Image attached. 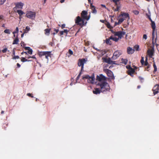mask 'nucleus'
I'll return each mask as SVG.
<instances>
[{
	"instance_id": "f257e3e1",
	"label": "nucleus",
	"mask_w": 159,
	"mask_h": 159,
	"mask_svg": "<svg viewBox=\"0 0 159 159\" xmlns=\"http://www.w3.org/2000/svg\"><path fill=\"white\" fill-rule=\"evenodd\" d=\"M87 14V11L84 10L82 11L81 13V17L78 16L76 17V19L75 20V23L81 27L85 26L87 22H85L84 20H86Z\"/></svg>"
},
{
	"instance_id": "f03ea898",
	"label": "nucleus",
	"mask_w": 159,
	"mask_h": 159,
	"mask_svg": "<svg viewBox=\"0 0 159 159\" xmlns=\"http://www.w3.org/2000/svg\"><path fill=\"white\" fill-rule=\"evenodd\" d=\"M101 89V92L105 93L107 91H109L110 87L109 84L106 81L99 82L98 84Z\"/></svg>"
},
{
	"instance_id": "7ed1b4c3",
	"label": "nucleus",
	"mask_w": 159,
	"mask_h": 159,
	"mask_svg": "<svg viewBox=\"0 0 159 159\" xmlns=\"http://www.w3.org/2000/svg\"><path fill=\"white\" fill-rule=\"evenodd\" d=\"M82 79H87V82L88 83L93 84L95 80L94 75L93 74L91 76L89 75H85L82 77Z\"/></svg>"
},
{
	"instance_id": "20e7f679",
	"label": "nucleus",
	"mask_w": 159,
	"mask_h": 159,
	"mask_svg": "<svg viewBox=\"0 0 159 159\" xmlns=\"http://www.w3.org/2000/svg\"><path fill=\"white\" fill-rule=\"evenodd\" d=\"M127 19H128V20L130 19L129 14L128 13L121 12L120 14V24Z\"/></svg>"
},
{
	"instance_id": "39448f33",
	"label": "nucleus",
	"mask_w": 159,
	"mask_h": 159,
	"mask_svg": "<svg viewBox=\"0 0 159 159\" xmlns=\"http://www.w3.org/2000/svg\"><path fill=\"white\" fill-rule=\"evenodd\" d=\"M38 54L40 57L45 56V58L48 60V57H51V52L50 51L40 52H39Z\"/></svg>"
},
{
	"instance_id": "423d86ee",
	"label": "nucleus",
	"mask_w": 159,
	"mask_h": 159,
	"mask_svg": "<svg viewBox=\"0 0 159 159\" xmlns=\"http://www.w3.org/2000/svg\"><path fill=\"white\" fill-rule=\"evenodd\" d=\"M36 16V13L32 11H28L26 14L25 16L29 19L34 20Z\"/></svg>"
},
{
	"instance_id": "0eeeda50",
	"label": "nucleus",
	"mask_w": 159,
	"mask_h": 159,
	"mask_svg": "<svg viewBox=\"0 0 159 159\" xmlns=\"http://www.w3.org/2000/svg\"><path fill=\"white\" fill-rule=\"evenodd\" d=\"M152 43L154 45L156 43L157 39V33L156 31L155 34V30H152Z\"/></svg>"
},
{
	"instance_id": "6e6552de",
	"label": "nucleus",
	"mask_w": 159,
	"mask_h": 159,
	"mask_svg": "<svg viewBox=\"0 0 159 159\" xmlns=\"http://www.w3.org/2000/svg\"><path fill=\"white\" fill-rule=\"evenodd\" d=\"M86 62V60L84 58L80 59L78 60V66H81V70L83 69L84 64Z\"/></svg>"
},
{
	"instance_id": "1a4fd4ad",
	"label": "nucleus",
	"mask_w": 159,
	"mask_h": 159,
	"mask_svg": "<svg viewBox=\"0 0 159 159\" xmlns=\"http://www.w3.org/2000/svg\"><path fill=\"white\" fill-rule=\"evenodd\" d=\"M96 80H97L100 82L105 81L106 80L105 77L102 74H100L99 75H97L96 77Z\"/></svg>"
},
{
	"instance_id": "9d476101",
	"label": "nucleus",
	"mask_w": 159,
	"mask_h": 159,
	"mask_svg": "<svg viewBox=\"0 0 159 159\" xmlns=\"http://www.w3.org/2000/svg\"><path fill=\"white\" fill-rule=\"evenodd\" d=\"M102 60L103 62H105L110 64L112 65L115 64V61H111L110 58H107L105 57H103L102 58Z\"/></svg>"
},
{
	"instance_id": "9b49d317",
	"label": "nucleus",
	"mask_w": 159,
	"mask_h": 159,
	"mask_svg": "<svg viewBox=\"0 0 159 159\" xmlns=\"http://www.w3.org/2000/svg\"><path fill=\"white\" fill-rule=\"evenodd\" d=\"M159 90V85L157 84L153 87L152 91L153 92L154 95L157 94Z\"/></svg>"
},
{
	"instance_id": "f8f14e48",
	"label": "nucleus",
	"mask_w": 159,
	"mask_h": 159,
	"mask_svg": "<svg viewBox=\"0 0 159 159\" xmlns=\"http://www.w3.org/2000/svg\"><path fill=\"white\" fill-rule=\"evenodd\" d=\"M16 7L19 9H22L24 4L21 2L15 3Z\"/></svg>"
},
{
	"instance_id": "ddd939ff",
	"label": "nucleus",
	"mask_w": 159,
	"mask_h": 159,
	"mask_svg": "<svg viewBox=\"0 0 159 159\" xmlns=\"http://www.w3.org/2000/svg\"><path fill=\"white\" fill-rule=\"evenodd\" d=\"M119 57V52L118 51H116L113 54L112 57L113 60H116Z\"/></svg>"
},
{
	"instance_id": "4468645a",
	"label": "nucleus",
	"mask_w": 159,
	"mask_h": 159,
	"mask_svg": "<svg viewBox=\"0 0 159 159\" xmlns=\"http://www.w3.org/2000/svg\"><path fill=\"white\" fill-rule=\"evenodd\" d=\"M93 94L97 95L99 94L101 92V89L99 88H95L94 90L93 91Z\"/></svg>"
},
{
	"instance_id": "2eb2a0df",
	"label": "nucleus",
	"mask_w": 159,
	"mask_h": 159,
	"mask_svg": "<svg viewBox=\"0 0 159 159\" xmlns=\"http://www.w3.org/2000/svg\"><path fill=\"white\" fill-rule=\"evenodd\" d=\"M90 8L92 10V13L95 14H96L97 13V11L95 7L93 5L92 3H90Z\"/></svg>"
},
{
	"instance_id": "dca6fc26",
	"label": "nucleus",
	"mask_w": 159,
	"mask_h": 159,
	"mask_svg": "<svg viewBox=\"0 0 159 159\" xmlns=\"http://www.w3.org/2000/svg\"><path fill=\"white\" fill-rule=\"evenodd\" d=\"M104 71L106 73L108 76L109 77H111L112 76V72L110 70L108 69H104Z\"/></svg>"
},
{
	"instance_id": "f3484780",
	"label": "nucleus",
	"mask_w": 159,
	"mask_h": 159,
	"mask_svg": "<svg viewBox=\"0 0 159 159\" xmlns=\"http://www.w3.org/2000/svg\"><path fill=\"white\" fill-rule=\"evenodd\" d=\"M134 51V50L130 47H128L127 48V52L128 54H133Z\"/></svg>"
},
{
	"instance_id": "a211bd4d",
	"label": "nucleus",
	"mask_w": 159,
	"mask_h": 159,
	"mask_svg": "<svg viewBox=\"0 0 159 159\" xmlns=\"http://www.w3.org/2000/svg\"><path fill=\"white\" fill-rule=\"evenodd\" d=\"M135 72L134 69L132 68L128 70V71L127 73L128 75H130L131 76L133 77V74Z\"/></svg>"
},
{
	"instance_id": "6ab92c4d",
	"label": "nucleus",
	"mask_w": 159,
	"mask_h": 159,
	"mask_svg": "<svg viewBox=\"0 0 159 159\" xmlns=\"http://www.w3.org/2000/svg\"><path fill=\"white\" fill-rule=\"evenodd\" d=\"M147 53L149 57L151 58L152 56L153 55V50L148 49L147 51Z\"/></svg>"
},
{
	"instance_id": "aec40b11",
	"label": "nucleus",
	"mask_w": 159,
	"mask_h": 159,
	"mask_svg": "<svg viewBox=\"0 0 159 159\" xmlns=\"http://www.w3.org/2000/svg\"><path fill=\"white\" fill-rule=\"evenodd\" d=\"M25 49L26 50H28V52L30 54H32L33 51L30 48V47H24Z\"/></svg>"
},
{
	"instance_id": "412c9836",
	"label": "nucleus",
	"mask_w": 159,
	"mask_h": 159,
	"mask_svg": "<svg viewBox=\"0 0 159 159\" xmlns=\"http://www.w3.org/2000/svg\"><path fill=\"white\" fill-rule=\"evenodd\" d=\"M19 39L18 36H17L16 38L13 41L12 43L13 44H17L19 42Z\"/></svg>"
},
{
	"instance_id": "4be33fe9",
	"label": "nucleus",
	"mask_w": 159,
	"mask_h": 159,
	"mask_svg": "<svg viewBox=\"0 0 159 159\" xmlns=\"http://www.w3.org/2000/svg\"><path fill=\"white\" fill-rule=\"evenodd\" d=\"M51 30V29H45V30H44V33H45V34L47 35H49V34H50V30Z\"/></svg>"
},
{
	"instance_id": "5701e85b",
	"label": "nucleus",
	"mask_w": 159,
	"mask_h": 159,
	"mask_svg": "<svg viewBox=\"0 0 159 159\" xmlns=\"http://www.w3.org/2000/svg\"><path fill=\"white\" fill-rule=\"evenodd\" d=\"M152 28V30H155L156 29V25L155 23L153 21H152L151 24Z\"/></svg>"
},
{
	"instance_id": "b1692460",
	"label": "nucleus",
	"mask_w": 159,
	"mask_h": 159,
	"mask_svg": "<svg viewBox=\"0 0 159 159\" xmlns=\"http://www.w3.org/2000/svg\"><path fill=\"white\" fill-rule=\"evenodd\" d=\"M121 63L124 64L125 65L127 64L128 62V60L127 59H123L122 58L121 59Z\"/></svg>"
},
{
	"instance_id": "393cba45",
	"label": "nucleus",
	"mask_w": 159,
	"mask_h": 159,
	"mask_svg": "<svg viewBox=\"0 0 159 159\" xmlns=\"http://www.w3.org/2000/svg\"><path fill=\"white\" fill-rule=\"evenodd\" d=\"M16 12L18 14L19 16H22L25 13L24 12L21 10H17Z\"/></svg>"
},
{
	"instance_id": "a878e982",
	"label": "nucleus",
	"mask_w": 159,
	"mask_h": 159,
	"mask_svg": "<svg viewBox=\"0 0 159 159\" xmlns=\"http://www.w3.org/2000/svg\"><path fill=\"white\" fill-rule=\"evenodd\" d=\"M110 39L112 40L113 41H114L116 42H117L118 41V38H117L115 37H113L112 36H111L110 37Z\"/></svg>"
},
{
	"instance_id": "bb28decb",
	"label": "nucleus",
	"mask_w": 159,
	"mask_h": 159,
	"mask_svg": "<svg viewBox=\"0 0 159 159\" xmlns=\"http://www.w3.org/2000/svg\"><path fill=\"white\" fill-rule=\"evenodd\" d=\"M30 30V28L28 26H27L26 28L25 29V30L24 31V33H27Z\"/></svg>"
},
{
	"instance_id": "cd10ccee",
	"label": "nucleus",
	"mask_w": 159,
	"mask_h": 159,
	"mask_svg": "<svg viewBox=\"0 0 159 159\" xmlns=\"http://www.w3.org/2000/svg\"><path fill=\"white\" fill-rule=\"evenodd\" d=\"M125 34V31H120V39H121L123 35Z\"/></svg>"
},
{
	"instance_id": "c85d7f7f",
	"label": "nucleus",
	"mask_w": 159,
	"mask_h": 159,
	"mask_svg": "<svg viewBox=\"0 0 159 159\" xmlns=\"http://www.w3.org/2000/svg\"><path fill=\"white\" fill-rule=\"evenodd\" d=\"M153 67L154 68V71H153V72H156L157 71V66L156 65L155 63H154L153 64Z\"/></svg>"
},
{
	"instance_id": "c756f323",
	"label": "nucleus",
	"mask_w": 159,
	"mask_h": 159,
	"mask_svg": "<svg viewBox=\"0 0 159 159\" xmlns=\"http://www.w3.org/2000/svg\"><path fill=\"white\" fill-rule=\"evenodd\" d=\"M4 32L5 33L10 34L11 33V32L9 29H6L4 30Z\"/></svg>"
},
{
	"instance_id": "7c9ffc66",
	"label": "nucleus",
	"mask_w": 159,
	"mask_h": 159,
	"mask_svg": "<svg viewBox=\"0 0 159 159\" xmlns=\"http://www.w3.org/2000/svg\"><path fill=\"white\" fill-rule=\"evenodd\" d=\"M111 39H110V38L109 39H107L106 40V43L107 44H109L110 45H111V43L110 40Z\"/></svg>"
},
{
	"instance_id": "2f4dec72",
	"label": "nucleus",
	"mask_w": 159,
	"mask_h": 159,
	"mask_svg": "<svg viewBox=\"0 0 159 159\" xmlns=\"http://www.w3.org/2000/svg\"><path fill=\"white\" fill-rule=\"evenodd\" d=\"M139 46L138 45H136L134 47V49L136 51L139 50Z\"/></svg>"
},
{
	"instance_id": "473e14b6",
	"label": "nucleus",
	"mask_w": 159,
	"mask_h": 159,
	"mask_svg": "<svg viewBox=\"0 0 159 159\" xmlns=\"http://www.w3.org/2000/svg\"><path fill=\"white\" fill-rule=\"evenodd\" d=\"M21 61L23 62H25V61H29V60H27V59H25V57H22L21 58Z\"/></svg>"
},
{
	"instance_id": "72a5a7b5",
	"label": "nucleus",
	"mask_w": 159,
	"mask_h": 159,
	"mask_svg": "<svg viewBox=\"0 0 159 159\" xmlns=\"http://www.w3.org/2000/svg\"><path fill=\"white\" fill-rule=\"evenodd\" d=\"M107 27L109 29H111L112 27L111 25L110 24L109 22H107L106 24Z\"/></svg>"
},
{
	"instance_id": "f704fd0d",
	"label": "nucleus",
	"mask_w": 159,
	"mask_h": 159,
	"mask_svg": "<svg viewBox=\"0 0 159 159\" xmlns=\"http://www.w3.org/2000/svg\"><path fill=\"white\" fill-rule=\"evenodd\" d=\"M140 62L141 63L142 65H143L144 63V58L143 57H142L140 61Z\"/></svg>"
},
{
	"instance_id": "c9c22d12",
	"label": "nucleus",
	"mask_w": 159,
	"mask_h": 159,
	"mask_svg": "<svg viewBox=\"0 0 159 159\" xmlns=\"http://www.w3.org/2000/svg\"><path fill=\"white\" fill-rule=\"evenodd\" d=\"M147 59H148L147 58V57H146L145 61L144 62V65L145 66H147L148 65H149L148 64V62L147 61Z\"/></svg>"
},
{
	"instance_id": "e433bc0d",
	"label": "nucleus",
	"mask_w": 159,
	"mask_h": 159,
	"mask_svg": "<svg viewBox=\"0 0 159 159\" xmlns=\"http://www.w3.org/2000/svg\"><path fill=\"white\" fill-rule=\"evenodd\" d=\"M139 79L140 80L141 83H143V81L144 79L143 78L141 77V76H139Z\"/></svg>"
},
{
	"instance_id": "4c0bfd02",
	"label": "nucleus",
	"mask_w": 159,
	"mask_h": 159,
	"mask_svg": "<svg viewBox=\"0 0 159 159\" xmlns=\"http://www.w3.org/2000/svg\"><path fill=\"white\" fill-rule=\"evenodd\" d=\"M115 36H118V38H119V31H118L116 32H115Z\"/></svg>"
},
{
	"instance_id": "58836bf2",
	"label": "nucleus",
	"mask_w": 159,
	"mask_h": 159,
	"mask_svg": "<svg viewBox=\"0 0 159 159\" xmlns=\"http://www.w3.org/2000/svg\"><path fill=\"white\" fill-rule=\"evenodd\" d=\"M6 0H0V5H2L5 2Z\"/></svg>"
},
{
	"instance_id": "ea45409f",
	"label": "nucleus",
	"mask_w": 159,
	"mask_h": 159,
	"mask_svg": "<svg viewBox=\"0 0 159 159\" xmlns=\"http://www.w3.org/2000/svg\"><path fill=\"white\" fill-rule=\"evenodd\" d=\"M133 13L135 15H137L139 14V11L137 10H135L133 11Z\"/></svg>"
},
{
	"instance_id": "a19ab883",
	"label": "nucleus",
	"mask_w": 159,
	"mask_h": 159,
	"mask_svg": "<svg viewBox=\"0 0 159 159\" xmlns=\"http://www.w3.org/2000/svg\"><path fill=\"white\" fill-rule=\"evenodd\" d=\"M20 44L21 46H23L24 48V47H25V46L26 45V44L24 43V42L22 41L21 42Z\"/></svg>"
},
{
	"instance_id": "79ce46f5",
	"label": "nucleus",
	"mask_w": 159,
	"mask_h": 159,
	"mask_svg": "<svg viewBox=\"0 0 159 159\" xmlns=\"http://www.w3.org/2000/svg\"><path fill=\"white\" fill-rule=\"evenodd\" d=\"M27 95L29 97H31V98H33L34 97L33 96V95L30 93H28L27 94Z\"/></svg>"
},
{
	"instance_id": "37998d69",
	"label": "nucleus",
	"mask_w": 159,
	"mask_h": 159,
	"mask_svg": "<svg viewBox=\"0 0 159 159\" xmlns=\"http://www.w3.org/2000/svg\"><path fill=\"white\" fill-rule=\"evenodd\" d=\"M126 68L127 69H128V70H129L132 68L129 65L127 66H126Z\"/></svg>"
},
{
	"instance_id": "c03bdc74",
	"label": "nucleus",
	"mask_w": 159,
	"mask_h": 159,
	"mask_svg": "<svg viewBox=\"0 0 159 159\" xmlns=\"http://www.w3.org/2000/svg\"><path fill=\"white\" fill-rule=\"evenodd\" d=\"M111 0L113 2H114L116 5H117V2H118L119 1V0Z\"/></svg>"
},
{
	"instance_id": "a18cd8bd",
	"label": "nucleus",
	"mask_w": 159,
	"mask_h": 159,
	"mask_svg": "<svg viewBox=\"0 0 159 159\" xmlns=\"http://www.w3.org/2000/svg\"><path fill=\"white\" fill-rule=\"evenodd\" d=\"M68 53L69 54L71 55L73 54V51L70 49H69L68 51Z\"/></svg>"
},
{
	"instance_id": "49530a36",
	"label": "nucleus",
	"mask_w": 159,
	"mask_h": 159,
	"mask_svg": "<svg viewBox=\"0 0 159 159\" xmlns=\"http://www.w3.org/2000/svg\"><path fill=\"white\" fill-rule=\"evenodd\" d=\"M147 35L146 34H143V39L146 40L147 39Z\"/></svg>"
},
{
	"instance_id": "de8ad7c7",
	"label": "nucleus",
	"mask_w": 159,
	"mask_h": 159,
	"mask_svg": "<svg viewBox=\"0 0 159 159\" xmlns=\"http://www.w3.org/2000/svg\"><path fill=\"white\" fill-rule=\"evenodd\" d=\"M19 57L18 56H14L12 58L13 59H19Z\"/></svg>"
},
{
	"instance_id": "09e8293b",
	"label": "nucleus",
	"mask_w": 159,
	"mask_h": 159,
	"mask_svg": "<svg viewBox=\"0 0 159 159\" xmlns=\"http://www.w3.org/2000/svg\"><path fill=\"white\" fill-rule=\"evenodd\" d=\"M7 50V48H6L2 50V51L3 53H5Z\"/></svg>"
},
{
	"instance_id": "8fccbe9b",
	"label": "nucleus",
	"mask_w": 159,
	"mask_h": 159,
	"mask_svg": "<svg viewBox=\"0 0 159 159\" xmlns=\"http://www.w3.org/2000/svg\"><path fill=\"white\" fill-rule=\"evenodd\" d=\"M90 17V15H89L88 16L87 15V17L86 18V20H89V19Z\"/></svg>"
},
{
	"instance_id": "3c124183",
	"label": "nucleus",
	"mask_w": 159,
	"mask_h": 159,
	"mask_svg": "<svg viewBox=\"0 0 159 159\" xmlns=\"http://www.w3.org/2000/svg\"><path fill=\"white\" fill-rule=\"evenodd\" d=\"M81 75V72H80V74L78 75V76H77V77L76 78V80H78L79 79V78H80V76Z\"/></svg>"
},
{
	"instance_id": "603ef678",
	"label": "nucleus",
	"mask_w": 159,
	"mask_h": 159,
	"mask_svg": "<svg viewBox=\"0 0 159 159\" xmlns=\"http://www.w3.org/2000/svg\"><path fill=\"white\" fill-rule=\"evenodd\" d=\"M4 17L2 15L0 16V20H4Z\"/></svg>"
},
{
	"instance_id": "864d4df0",
	"label": "nucleus",
	"mask_w": 159,
	"mask_h": 159,
	"mask_svg": "<svg viewBox=\"0 0 159 159\" xmlns=\"http://www.w3.org/2000/svg\"><path fill=\"white\" fill-rule=\"evenodd\" d=\"M147 67L145 68V69L146 70H147V71H148V69H149V68H150V65H148V66H147Z\"/></svg>"
},
{
	"instance_id": "5fc2aeb1",
	"label": "nucleus",
	"mask_w": 159,
	"mask_h": 159,
	"mask_svg": "<svg viewBox=\"0 0 159 159\" xmlns=\"http://www.w3.org/2000/svg\"><path fill=\"white\" fill-rule=\"evenodd\" d=\"M59 33H60V36H61L63 34L64 32H63V31H61Z\"/></svg>"
},
{
	"instance_id": "6e6d98bb",
	"label": "nucleus",
	"mask_w": 159,
	"mask_h": 159,
	"mask_svg": "<svg viewBox=\"0 0 159 159\" xmlns=\"http://www.w3.org/2000/svg\"><path fill=\"white\" fill-rule=\"evenodd\" d=\"M63 31L64 32V33H66V34H67L68 32V30H64Z\"/></svg>"
},
{
	"instance_id": "4d7b16f0",
	"label": "nucleus",
	"mask_w": 159,
	"mask_h": 159,
	"mask_svg": "<svg viewBox=\"0 0 159 159\" xmlns=\"http://www.w3.org/2000/svg\"><path fill=\"white\" fill-rule=\"evenodd\" d=\"M119 9V6H117L116 8V9L115 10H114V11H118Z\"/></svg>"
},
{
	"instance_id": "13d9d810",
	"label": "nucleus",
	"mask_w": 159,
	"mask_h": 159,
	"mask_svg": "<svg viewBox=\"0 0 159 159\" xmlns=\"http://www.w3.org/2000/svg\"><path fill=\"white\" fill-rule=\"evenodd\" d=\"M65 24H62L61 26V28L62 29H63L65 27Z\"/></svg>"
},
{
	"instance_id": "bf43d9fd",
	"label": "nucleus",
	"mask_w": 159,
	"mask_h": 159,
	"mask_svg": "<svg viewBox=\"0 0 159 159\" xmlns=\"http://www.w3.org/2000/svg\"><path fill=\"white\" fill-rule=\"evenodd\" d=\"M54 30L56 32V33H57L59 31L58 29H54Z\"/></svg>"
},
{
	"instance_id": "052dcab7",
	"label": "nucleus",
	"mask_w": 159,
	"mask_h": 159,
	"mask_svg": "<svg viewBox=\"0 0 159 159\" xmlns=\"http://www.w3.org/2000/svg\"><path fill=\"white\" fill-rule=\"evenodd\" d=\"M148 18L149 19V20L151 21V22H152V21H153L152 20V19H151V18L150 17V16H149V15H148Z\"/></svg>"
},
{
	"instance_id": "680f3d73",
	"label": "nucleus",
	"mask_w": 159,
	"mask_h": 159,
	"mask_svg": "<svg viewBox=\"0 0 159 159\" xmlns=\"http://www.w3.org/2000/svg\"><path fill=\"white\" fill-rule=\"evenodd\" d=\"M119 24V20H118V22H116L115 23V25H118Z\"/></svg>"
},
{
	"instance_id": "e2e57ef3",
	"label": "nucleus",
	"mask_w": 159,
	"mask_h": 159,
	"mask_svg": "<svg viewBox=\"0 0 159 159\" xmlns=\"http://www.w3.org/2000/svg\"><path fill=\"white\" fill-rule=\"evenodd\" d=\"M15 31L16 32V33H18L19 31L18 27H17L16 28Z\"/></svg>"
},
{
	"instance_id": "0e129e2a",
	"label": "nucleus",
	"mask_w": 159,
	"mask_h": 159,
	"mask_svg": "<svg viewBox=\"0 0 159 159\" xmlns=\"http://www.w3.org/2000/svg\"><path fill=\"white\" fill-rule=\"evenodd\" d=\"M16 65H17V67L18 68H19L20 66V65L19 63H17Z\"/></svg>"
},
{
	"instance_id": "69168bd1",
	"label": "nucleus",
	"mask_w": 159,
	"mask_h": 159,
	"mask_svg": "<svg viewBox=\"0 0 159 159\" xmlns=\"http://www.w3.org/2000/svg\"><path fill=\"white\" fill-rule=\"evenodd\" d=\"M65 1V0H60V2L61 3H62L63 2H64Z\"/></svg>"
},
{
	"instance_id": "338daca9",
	"label": "nucleus",
	"mask_w": 159,
	"mask_h": 159,
	"mask_svg": "<svg viewBox=\"0 0 159 159\" xmlns=\"http://www.w3.org/2000/svg\"><path fill=\"white\" fill-rule=\"evenodd\" d=\"M19 18L20 20L22 18V16H19Z\"/></svg>"
},
{
	"instance_id": "774afa93",
	"label": "nucleus",
	"mask_w": 159,
	"mask_h": 159,
	"mask_svg": "<svg viewBox=\"0 0 159 159\" xmlns=\"http://www.w3.org/2000/svg\"><path fill=\"white\" fill-rule=\"evenodd\" d=\"M25 33H24V32H23V33L22 34H21V38H22L23 36H24V34Z\"/></svg>"
}]
</instances>
